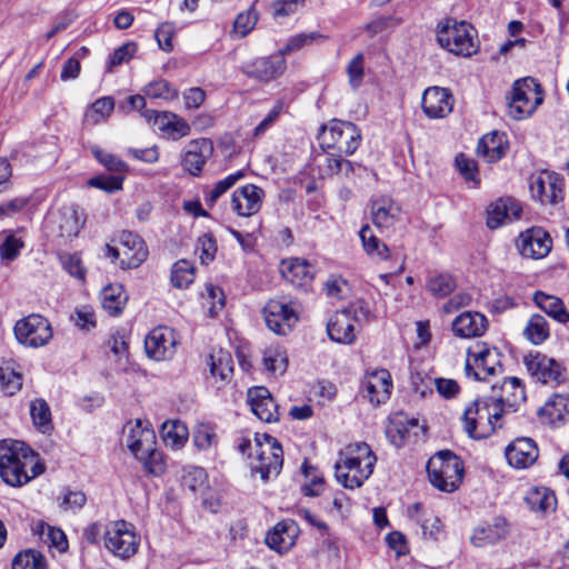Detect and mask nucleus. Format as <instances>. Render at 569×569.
<instances>
[{
  "mask_svg": "<svg viewBox=\"0 0 569 569\" xmlns=\"http://www.w3.org/2000/svg\"><path fill=\"white\" fill-rule=\"evenodd\" d=\"M44 463L23 441L2 439V481L21 487L42 475Z\"/></svg>",
  "mask_w": 569,
  "mask_h": 569,
  "instance_id": "f257e3e1",
  "label": "nucleus"
},
{
  "mask_svg": "<svg viewBox=\"0 0 569 569\" xmlns=\"http://www.w3.org/2000/svg\"><path fill=\"white\" fill-rule=\"evenodd\" d=\"M377 457L366 442H353L340 451L335 463L337 481L347 489L359 488L372 475Z\"/></svg>",
  "mask_w": 569,
  "mask_h": 569,
  "instance_id": "f03ea898",
  "label": "nucleus"
},
{
  "mask_svg": "<svg viewBox=\"0 0 569 569\" xmlns=\"http://www.w3.org/2000/svg\"><path fill=\"white\" fill-rule=\"evenodd\" d=\"M501 409L491 403L487 397L469 402L462 412V428L472 439L481 440L490 437L497 428L502 427Z\"/></svg>",
  "mask_w": 569,
  "mask_h": 569,
  "instance_id": "7ed1b4c3",
  "label": "nucleus"
},
{
  "mask_svg": "<svg viewBox=\"0 0 569 569\" xmlns=\"http://www.w3.org/2000/svg\"><path fill=\"white\" fill-rule=\"evenodd\" d=\"M429 481L443 492L456 491L462 482L463 462L449 450L437 452L427 463Z\"/></svg>",
  "mask_w": 569,
  "mask_h": 569,
  "instance_id": "20e7f679",
  "label": "nucleus"
},
{
  "mask_svg": "<svg viewBox=\"0 0 569 569\" xmlns=\"http://www.w3.org/2000/svg\"><path fill=\"white\" fill-rule=\"evenodd\" d=\"M250 469L259 473L261 480L277 477L283 465V451L281 445L267 433L254 437V453H249Z\"/></svg>",
  "mask_w": 569,
  "mask_h": 569,
  "instance_id": "39448f33",
  "label": "nucleus"
},
{
  "mask_svg": "<svg viewBox=\"0 0 569 569\" xmlns=\"http://www.w3.org/2000/svg\"><path fill=\"white\" fill-rule=\"evenodd\" d=\"M507 100L509 116L522 120L529 118L543 102V90L533 78H521L513 82Z\"/></svg>",
  "mask_w": 569,
  "mask_h": 569,
  "instance_id": "423d86ee",
  "label": "nucleus"
},
{
  "mask_svg": "<svg viewBox=\"0 0 569 569\" xmlns=\"http://www.w3.org/2000/svg\"><path fill=\"white\" fill-rule=\"evenodd\" d=\"M472 26L466 21L448 18L439 24L437 40L449 52L470 57L477 51Z\"/></svg>",
  "mask_w": 569,
  "mask_h": 569,
  "instance_id": "0eeeda50",
  "label": "nucleus"
},
{
  "mask_svg": "<svg viewBox=\"0 0 569 569\" xmlns=\"http://www.w3.org/2000/svg\"><path fill=\"white\" fill-rule=\"evenodd\" d=\"M103 546L120 559L133 557L140 546V536L126 520L109 521L103 526Z\"/></svg>",
  "mask_w": 569,
  "mask_h": 569,
  "instance_id": "6e6552de",
  "label": "nucleus"
},
{
  "mask_svg": "<svg viewBox=\"0 0 569 569\" xmlns=\"http://www.w3.org/2000/svg\"><path fill=\"white\" fill-rule=\"evenodd\" d=\"M319 140L323 148L350 156L360 146L361 132L353 123L335 119L321 127Z\"/></svg>",
  "mask_w": 569,
  "mask_h": 569,
  "instance_id": "1a4fd4ad",
  "label": "nucleus"
},
{
  "mask_svg": "<svg viewBox=\"0 0 569 569\" xmlns=\"http://www.w3.org/2000/svg\"><path fill=\"white\" fill-rule=\"evenodd\" d=\"M501 353L495 347L477 342L468 348L465 371L475 380H488L501 372Z\"/></svg>",
  "mask_w": 569,
  "mask_h": 569,
  "instance_id": "9d476101",
  "label": "nucleus"
},
{
  "mask_svg": "<svg viewBox=\"0 0 569 569\" xmlns=\"http://www.w3.org/2000/svg\"><path fill=\"white\" fill-rule=\"evenodd\" d=\"M13 333L20 345L28 348H41L52 339L53 329L46 317L31 313L16 322Z\"/></svg>",
  "mask_w": 569,
  "mask_h": 569,
  "instance_id": "9b49d317",
  "label": "nucleus"
},
{
  "mask_svg": "<svg viewBox=\"0 0 569 569\" xmlns=\"http://www.w3.org/2000/svg\"><path fill=\"white\" fill-rule=\"evenodd\" d=\"M107 256L119 259L121 268H138L148 257L144 241L136 233L124 231L120 236L118 248L107 246Z\"/></svg>",
  "mask_w": 569,
  "mask_h": 569,
  "instance_id": "f8f14e48",
  "label": "nucleus"
},
{
  "mask_svg": "<svg viewBox=\"0 0 569 569\" xmlns=\"http://www.w3.org/2000/svg\"><path fill=\"white\" fill-rule=\"evenodd\" d=\"M523 365L529 375L543 385L558 386L565 380V369L561 363L539 351L525 356Z\"/></svg>",
  "mask_w": 569,
  "mask_h": 569,
  "instance_id": "ddd939ff",
  "label": "nucleus"
},
{
  "mask_svg": "<svg viewBox=\"0 0 569 569\" xmlns=\"http://www.w3.org/2000/svg\"><path fill=\"white\" fill-rule=\"evenodd\" d=\"M491 403L499 405L501 417L509 412H516L526 401V389L521 379L508 377L500 386L493 385L491 395L487 396Z\"/></svg>",
  "mask_w": 569,
  "mask_h": 569,
  "instance_id": "4468645a",
  "label": "nucleus"
},
{
  "mask_svg": "<svg viewBox=\"0 0 569 569\" xmlns=\"http://www.w3.org/2000/svg\"><path fill=\"white\" fill-rule=\"evenodd\" d=\"M142 117L168 140H180L191 133L187 120L171 111L144 110Z\"/></svg>",
  "mask_w": 569,
  "mask_h": 569,
  "instance_id": "2eb2a0df",
  "label": "nucleus"
},
{
  "mask_svg": "<svg viewBox=\"0 0 569 569\" xmlns=\"http://www.w3.org/2000/svg\"><path fill=\"white\" fill-rule=\"evenodd\" d=\"M178 340L173 329L167 326L153 328L144 339V350L148 358L154 361H166L176 353Z\"/></svg>",
  "mask_w": 569,
  "mask_h": 569,
  "instance_id": "dca6fc26",
  "label": "nucleus"
},
{
  "mask_svg": "<svg viewBox=\"0 0 569 569\" xmlns=\"http://www.w3.org/2000/svg\"><path fill=\"white\" fill-rule=\"evenodd\" d=\"M123 442L137 459L148 452L153 445H157V438L148 422L136 419L123 426Z\"/></svg>",
  "mask_w": 569,
  "mask_h": 569,
  "instance_id": "f3484780",
  "label": "nucleus"
},
{
  "mask_svg": "<svg viewBox=\"0 0 569 569\" xmlns=\"http://www.w3.org/2000/svg\"><path fill=\"white\" fill-rule=\"evenodd\" d=\"M371 221L381 232L393 231L402 220L400 204L388 196H379L371 200Z\"/></svg>",
  "mask_w": 569,
  "mask_h": 569,
  "instance_id": "a211bd4d",
  "label": "nucleus"
},
{
  "mask_svg": "<svg viewBox=\"0 0 569 569\" xmlns=\"http://www.w3.org/2000/svg\"><path fill=\"white\" fill-rule=\"evenodd\" d=\"M267 327L277 335H288L298 321V316L290 303L283 300H270L263 308Z\"/></svg>",
  "mask_w": 569,
  "mask_h": 569,
  "instance_id": "6ab92c4d",
  "label": "nucleus"
},
{
  "mask_svg": "<svg viewBox=\"0 0 569 569\" xmlns=\"http://www.w3.org/2000/svg\"><path fill=\"white\" fill-rule=\"evenodd\" d=\"M563 179L557 173L542 171L530 182L532 198L541 203H558L563 199Z\"/></svg>",
  "mask_w": 569,
  "mask_h": 569,
  "instance_id": "aec40b11",
  "label": "nucleus"
},
{
  "mask_svg": "<svg viewBox=\"0 0 569 569\" xmlns=\"http://www.w3.org/2000/svg\"><path fill=\"white\" fill-rule=\"evenodd\" d=\"M517 248L525 258L542 259L552 248L549 233L540 227H532L519 234Z\"/></svg>",
  "mask_w": 569,
  "mask_h": 569,
  "instance_id": "412c9836",
  "label": "nucleus"
},
{
  "mask_svg": "<svg viewBox=\"0 0 569 569\" xmlns=\"http://www.w3.org/2000/svg\"><path fill=\"white\" fill-rule=\"evenodd\" d=\"M393 388L391 375L386 369L368 372L362 381L361 392L371 405L385 403Z\"/></svg>",
  "mask_w": 569,
  "mask_h": 569,
  "instance_id": "4be33fe9",
  "label": "nucleus"
},
{
  "mask_svg": "<svg viewBox=\"0 0 569 569\" xmlns=\"http://www.w3.org/2000/svg\"><path fill=\"white\" fill-rule=\"evenodd\" d=\"M287 63L282 53L258 58L247 62L242 67L246 76L260 82H269L280 77L286 70Z\"/></svg>",
  "mask_w": 569,
  "mask_h": 569,
  "instance_id": "5701e85b",
  "label": "nucleus"
},
{
  "mask_svg": "<svg viewBox=\"0 0 569 569\" xmlns=\"http://www.w3.org/2000/svg\"><path fill=\"white\" fill-rule=\"evenodd\" d=\"M455 98L449 89L441 87L427 88L421 98L423 113L429 119H442L453 109Z\"/></svg>",
  "mask_w": 569,
  "mask_h": 569,
  "instance_id": "b1692460",
  "label": "nucleus"
},
{
  "mask_svg": "<svg viewBox=\"0 0 569 569\" xmlns=\"http://www.w3.org/2000/svg\"><path fill=\"white\" fill-rule=\"evenodd\" d=\"M50 222L57 229L58 236L64 239L76 238L84 224L83 211L76 204L63 206L50 217Z\"/></svg>",
  "mask_w": 569,
  "mask_h": 569,
  "instance_id": "393cba45",
  "label": "nucleus"
},
{
  "mask_svg": "<svg viewBox=\"0 0 569 569\" xmlns=\"http://www.w3.org/2000/svg\"><path fill=\"white\" fill-rule=\"evenodd\" d=\"M247 401L253 415L261 421L271 423L277 422L280 417L279 408L264 387H254L248 390Z\"/></svg>",
  "mask_w": 569,
  "mask_h": 569,
  "instance_id": "a878e982",
  "label": "nucleus"
},
{
  "mask_svg": "<svg viewBox=\"0 0 569 569\" xmlns=\"http://www.w3.org/2000/svg\"><path fill=\"white\" fill-rule=\"evenodd\" d=\"M264 191L252 183L236 189L231 197V208L240 217L256 214L262 206Z\"/></svg>",
  "mask_w": 569,
  "mask_h": 569,
  "instance_id": "bb28decb",
  "label": "nucleus"
},
{
  "mask_svg": "<svg viewBox=\"0 0 569 569\" xmlns=\"http://www.w3.org/2000/svg\"><path fill=\"white\" fill-rule=\"evenodd\" d=\"M282 277L297 288L308 289L317 269L306 259L290 258L282 260L280 266Z\"/></svg>",
  "mask_w": 569,
  "mask_h": 569,
  "instance_id": "cd10ccee",
  "label": "nucleus"
},
{
  "mask_svg": "<svg viewBox=\"0 0 569 569\" xmlns=\"http://www.w3.org/2000/svg\"><path fill=\"white\" fill-rule=\"evenodd\" d=\"M213 152V143L208 138L191 140L182 157V167L192 176H198Z\"/></svg>",
  "mask_w": 569,
  "mask_h": 569,
  "instance_id": "c85d7f7f",
  "label": "nucleus"
},
{
  "mask_svg": "<svg viewBox=\"0 0 569 569\" xmlns=\"http://www.w3.org/2000/svg\"><path fill=\"white\" fill-rule=\"evenodd\" d=\"M508 463L516 469H526L535 463L539 450L531 438H517L506 448Z\"/></svg>",
  "mask_w": 569,
  "mask_h": 569,
  "instance_id": "c756f323",
  "label": "nucleus"
},
{
  "mask_svg": "<svg viewBox=\"0 0 569 569\" xmlns=\"http://www.w3.org/2000/svg\"><path fill=\"white\" fill-rule=\"evenodd\" d=\"M509 535V523L502 517H495L490 522L477 526L470 537L475 547L481 548L503 540Z\"/></svg>",
  "mask_w": 569,
  "mask_h": 569,
  "instance_id": "7c9ffc66",
  "label": "nucleus"
},
{
  "mask_svg": "<svg viewBox=\"0 0 569 569\" xmlns=\"http://www.w3.org/2000/svg\"><path fill=\"white\" fill-rule=\"evenodd\" d=\"M521 204L512 198H500L487 209V226L497 229L520 218Z\"/></svg>",
  "mask_w": 569,
  "mask_h": 569,
  "instance_id": "2f4dec72",
  "label": "nucleus"
},
{
  "mask_svg": "<svg viewBox=\"0 0 569 569\" xmlns=\"http://www.w3.org/2000/svg\"><path fill=\"white\" fill-rule=\"evenodd\" d=\"M356 318L350 310L335 312L327 323V332L332 341L349 345L356 339Z\"/></svg>",
  "mask_w": 569,
  "mask_h": 569,
  "instance_id": "473e14b6",
  "label": "nucleus"
},
{
  "mask_svg": "<svg viewBox=\"0 0 569 569\" xmlns=\"http://www.w3.org/2000/svg\"><path fill=\"white\" fill-rule=\"evenodd\" d=\"M542 422L559 428L569 420V395L555 393L539 409Z\"/></svg>",
  "mask_w": 569,
  "mask_h": 569,
  "instance_id": "72a5a7b5",
  "label": "nucleus"
},
{
  "mask_svg": "<svg viewBox=\"0 0 569 569\" xmlns=\"http://www.w3.org/2000/svg\"><path fill=\"white\" fill-rule=\"evenodd\" d=\"M451 327L459 338L480 337L488 328V319L480 312L465 311L453 319Z\"/></svg>",
  "mask_w": 569,
  "mask_h": 569,
  "instance_id": "f704fd0d",
  "label": "nucleus"
},
{
  "mask_svg": "<svg viewBox=\"0 0 569 569\" xmlns=\"http://www.w3.org/2000/svg\"><path fill=\"white\" fill-rule=\"evenodd\" d=\"M298 527L295 521L278 522L266 536V543L279 553L287 552L296 541Z\"/></svg>",
  "mask_w": 569,
  "mask_h": 569,
  "instance_id": "c9c22d12",
  "label": "nucleus"
},
{
  "mask_svg": "<svg viewBox=\"0 0 569 569\" xmlns=\"http://www.w3.org/2000/svg\"><path fill=\"white\" fill-rule=\"evenodd\" d=\"M507 150V136L499 131H493L483 136L477 146L478 156L489 163L499 161L505 157Z\"/></svg>",
  "mask_w": 569,
  "mask_h": 569,
  "instance_id": "e433bc0d",
  "label": "nucleus"
},
{
  "mask_svg": "<svg viewBox=\"0 0 569 569\" xmlns=\"http://www.w3.org/2000/svg\"><path fill=\"white\" fill-rule=\"evenodd\" d=\"M210 378L214 383H227L233 373V360L229 351L219 349L207 359Z\"/></svg>",
  "mask_w": 569,
  "mask_h": 569,
  "instance_id": "4c0bfd02",
  "label": "nucleus"
},
{
  "mask_svg": "<svg viewBox=\"0 0 569 569\" xmlns=\"http://www.w3.org/2000/svg\"><path fill=\"white\" fill-rule=\"evenodd\" d=\"M532 301L540 310L557 322L562 325L569 322V312L560 298L543 291H536L532 296Z\"/></svg>",
  "mask_w": 569,
  "mask_h": 569,
  "instance_id": "58836bf2",
  "label": "nucleus"
},
{
  "mask_svg": "<svg viewBox=\"0 0 569 569\" xmlns=\"http://www.w3.org/2000/svg\"><path fill=\"white\" fill-rule=\"evenodd\" d=\"M183 486L191 490L193 493H200L202 497V503L206 508L211 511H216L219 506V501L206 497L207 489V472L201 467H190L187 469L183 476Z\"/></svg>",
  "mask_w": 569,
  "mask_h": 569,
  "instance_id": "ea45409f",
  "label": "nucleus"
},
{
  "mask_svg": "<svg viewBox=\"0 0 569 569\" xmlns=\"http://www.w3.org/2000/svg\"><path fill=\"white\" fill-rule=\"evenodd\" d=\"M525 502L530 510L542 515L555 511L557 507L556 496L547 487L530 488L525 496Z\"/></svg>",
  "mask_w": 569,
  "mask_h": 569,
  "instance_id": "a19ab883",
  "label": "nucleus"
},
{
  "mask_svg": "<svg viewBox=\"0 0 569 569\" xmlns=\"http://www.w3.org/2000/svg\"><path fill=\"white\" fill-rule=\"evenodd\" d=\"M417 425L416 419H408L403 413H396L389 419L386 436L393 446L399 448L405 443L410 428Z\"/></svg>",
  "mask_w": 569,
  "mask_h": 569,
  "instance_id": "79ce46f5",
  "label": "nucleus"
},
{
  "mask_svg": "<svg viewBox=\"0 0 569 569\" xmlns=\"http://www.w3.org/2000/svg\"><path fill=\"white\" fill-rule=\"evenodd\" d=\"M161 437L167 447L178 450L186 445L189 430L180 420H168L161 426Z\"/></svg>",
  "mask_w": 569,
  "mask_h": 569,
  "instance_id": "37998d69",
  "label": "nucleus"
},
{
  "mask_svg": "<svg viewBox=\"0 0 569 569\" xmlns=\"http://www.w3.org/2000/svg\"><path fill=\"white\" fill-rule=\"evenodd\" d=\"M264 369L272 376H282L288 368L287 350L280 345H270L263 351Z\"/></svg>",
  "mask_w": 569,
  "mask_h": 569,
  "instance_id": "c03bdc74",
  "label": "nucleus"
},
{
  "mask_svg": "<svg viewBox=\"0 0 569 569\" xmlns=\"http://www.w3.org/2000/svg\"><path fill=\"white\" fill-rule=\"evenodd\" d=\"M101 306L110 316H118L126 306L128 296L122 286L109 284L100 293Z\"/></svg>",
  "mask_w": 569,
  "mask_h": 569,
  "instance_id": "a18cd8bd",
  "label": "nucleus"
},
{
  "mask_svg": "<svg viewBox=\"0 0 569 569\" xmlns=\"http://www.w3.org/2000/svg\"><path fill=\"white\" fill-rule=\"evenodd\" d=\"M522 335L530 343L540 346L550 337L549 322L543 316L533 313L528 319L522 330Z\"/></svg>",
  "mask_w": 569,
  "mask_h": 569,
  "instance_id": "49530a36",
  "label": "nucleus"
},
{
  "mask_svg": "<svg viewBox=\"0 0 569 569\" xmlns=\"http://www.w3.org/2000/svg\"><path fill=\"white\" fill-rule=\"evenodd\" d=\"M361 243L366 253L373 260H386L389 257L388 247L375 234L368 226H363L359 232Z\"/></svg>",
  "mask_w": 569,
  "mask_h": 569,
  "instance_id": "de8ad7c7",
  "label": "nucleus"
},
{
  "mask_svg": "<svg viewBox=\"0 0 569 569\" xmlns=\"http://www.w3.org/2000/svg\"><path fill=\"white\" fill-rule=\"evenodd\" d=\"M30 416L33 426L42 433H47L52 430V416L48 402L38 398L30 402L29 406Z\"/></svg>",
  "mask_w": 569,
  "mask_h": 569,
  "instance_id": "09e8293b",
  "label": "nucleus"
},
{
  "mask_svg": "<svg viewBox=\"0 0 569 569\" xmlns=\"http://www.w3.org/2000/svg\"><path fill=\"white\" fill-rule=\"evenodd\" d=\"M226 305V297L221 288L214 284H207L201 293V307L209 317H216L222 311Z\"/></svg>",
  "mask_w": 569,
  "mask_h": 569,
  "instance_id": "8fccbe9b",
  "label": "nucleus"
},
{
  "mask_svg": "<svg viewBox=\"0 0 569 569\" xmlns=\"http://www.w3.org/2000/svg\"><path fill=\"white\" fill-rule=\"evenodd\" d=\"M243 177L244 172L239 170L217 181L212 187L206 188L203 190L206 203L212 207L222 194L231 189Z\"/></svg>",
  "mask_w": 569,
  "mask_h": 569,
  "instance_id": "3c124183",
  "label": "nucleus"
},
{
  "mask_svg": "<svg viewBox=\"0 0 569 569\" xmlns=\"http://www.w3.org/2000/svg\"><path fill=\"white\" fill-rule=\"evenodd\" d=\"M196 277V268L192 262L181 259L178 260L171 269V283L178 289L188 288Z\"/></svg>",
  "mask_w": 569,
  "mask_h": 569,
  "instance_id": "603ef678",
  "label": "nucleus"
},
{
  "mask_svg": "<svg viewBox=\"0 0 569 569\" xmlns=\"http://www.w3.org/2000/svg\"><path fill=\"white\" fill-rule=\"evenodd\" d=\"M192 442L201 451L214 449L219 442L216 428L209 423H199L193 431Z\"/></svg>",
  "mask_w": 569,
  "mask_h": 569,
  "instance_id": "864d4df0",
  "label": "nucleus"
},
{
  "mask_svg": "<svg viewBox=\"0 0 569 569\" xmlns=\"http://www.w3.org/2000/svg\"><path fill=\"white\" fill-rule=\"evenodd\" d=\"M24 248L21 230L2 231V261H13Z\"/></svg>",
  "mask_w": 569,
  "mask_h": 569,
  "instance_id": "5fc2aeb1",
  "label": "nucleus"
},
{
  "mask_svg": "<svg viewBox=\"0 0 569 569\" xmlns=\"http://www.w3.org/2000/svg\"><path fill=\"white\" fill-rule=\"evenodd\" d=\"M87 502L83 491L64 487L58 497V506L64 512L76 513L80 511Z\"/></svg>",
  "mask_w": 569,
  "mask_h": 569,
  "instance_id": "6e6d98bb",
  "label": "nucleus"
},
{
  "mask_svg": "<svg viewBox=\"0 0 569 569\" xmlns=\"http://www.w3.org/2000/svg\"><path fill=\"white\" fill-rule=\"evenodd\" d=\"M12 569H48L44 556L33 549L20 551L12 560Z\"/></svg>",
  "mask_w": 569,
  "mask_h": 569,
  "instance_id": "4d7b16f0",
  "label": "nucleus"
},
{
  "mask_svg": "<svg viewBox=\"0 0 569 569\" xmlns=\"http://www.w3.org/2000/svg\"><path fill=\"white\" fill-rule=\"evenodd\" d=\"M114 109V101L111 97H102L97 99L86 112V120L90 123L98 124L106 121Z\"/></svg>",
  "mask_w": 569,
  "mask_h": 569,
  "instance_id": "13d9d810",
  "label": "nucleus"
},
{
  "mask_svg": "<svg viewBox=\"0 0 569 569\" xmlns=\"http://www.w3.org/2000/svg\"><path fill=\"white\" fill-rule=\"evenodd\" d=\"M143 94L150 99L173 100L178 97L177 88L172 87L167 80L159 79L144 86Z\"/></svg>",
  "mask_w": 569,
  "mask_h": 569,
  "instance_id": "bf43d9fd",
  "label": "nucleus"
},
{
  "mask_svg": "<svg viewBox=\"0 0 569 569\" xmlns=\"http://www.w3.org/2000/svg\"><path fill=\"white\" fill-rule=\"evenodd\" d=\"M137 460L143 463L144 470L153 476H160L166 470L162 452L153 445L148 452L141 455Z\"/></svg>",
  "mask_w": 569,
  "mask_h": 569,
  "instance_id": "052dcab7",
  "label": "nucleus"
},
{
  "mask_svg": "<svg viewBox=\"0 0 569 569\" xmlns=\"http://www.w3.org/2000/svg\"><path fill=\"white\" fill-rule=\"evenodd\" d=\"M427 287L435 297L442 298L455 290L456 281L450 274L441 273L429 278Z\"/></svg>",
  "mask_w": 569,
  "mask_h": 569,
  "instance_id": "680f3d73",
  "label": "nucleus"
},
{
  "mask_svg": "<svg viewBox=\"0 0 569 569\" xmlns=\"http://www.w3.org/2000/svg\"><path fill=\"white\" fill-rule=\"evenodd\" d=\"M22 375L9 363L2 367V392L12 396L22 387Z\"/></svg>",
  "mask_w": 569,
  "mask_h": 569,
  "instance_id": "e2e57ef3",
  "label": "nucleus"
},
{
  "mask_svg": "<svg viewBox=\"0 0 569 569\" xmlns=\"http://www.w3.org/2000/svg\"><path fill=\"white\" fill-rule=\"evenodd\" d=\"M91 152L93 157L102 164L109 171L116 172V173H123L128 170V166L126 162H123L118 157L108 153L100 149L99 147H92Z\"/></svg>",
  "mask_w": 569,
  "mask_h": 569,
  "instance_id": "0e129e2a",
  "label": "nucleus"
},
{
  "mask_svg": "<svg viewBox=\"0 0 569 569\" xmlns=\"http://www.w3.org/2000/svg\"><path fill=\"white\" fill-rule=\"evenodd\" d=\"M456 166L467 182H471L473 188L479 186L480 179L475 160L460 153L456 157Z\"/></svg>",
  "mask_w": 569,
  "mask_h": 569,
  "instance_id": "69168bd1",
  "label": "nucleus"
},
{
  "mask_svg": "<svg viewBox=\"0 0 569 569\" xmlns=\"http://www.w3.org/2000/svg\"><path fill=\"white\" fill-rule=\"evenodd\" d=\"M258 21V13L253 8L248 9L237 16L233 23V33L243 38L254 28Z\"/></svg>",
  "mask_w": 569,
  "mask_h": 569,
  "instance_id": "338daca9",
  "label": "nucleus"
},
{
  "mask_svg": "<svg viewBox=\"0 0 569 569\" xmlns=\"http://www.w3.org/2000/svg\"><path fill=\"white\" fill-rule=\"evenodd\" d=\"M39 528L41 536H46V541H48L51 547H54L60 552L68 549L67 536L61 529L44 523H40Z\"/></svg>",
  "mask_w": 569,
  "mask_h": 569,
  "instance_id": "774afa93",
  "label": "nucleus"
}]
</instances>
